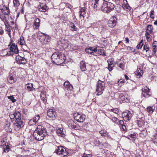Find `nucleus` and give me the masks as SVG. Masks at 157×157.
<instances>
[{
    "label": "nucleus",
    "mask_w": 157,
    "mask_h": 157,
    "mask_svg": "<svg viewBox=\"0 0 157 157\" xmlns=\"http://www.w3.org/2000/svg\"><path fill=\"white\" fill-rule=\"evenodd\" d=\"M46 135L45 128L41 125H39L34 131L33 136L36 140L40 141L44 139Z\"/></svg>",
    "instance_id": "nucleus-1"
},
{
    "label": "nucleus",
    "mask_w": 157,
    "mask_h": 157,
    "mask_svg": "<svg viewBox=\"0 0 157 157\" xmlns=\"http://www.w3.org/2000/svg\"><path fill=\"white\" fill-rule=\"evenodd\" d=\"M51 58L52 63L57 65H59L64 61L66 57L63 54L58 52L53 53Z\"/></svg>",
    "instance_id": "nucleus-2"
},
{
    "label": "nucleus",
    "mask_w": 157,
    "mask_h": 157,
    "mask_svg": "<svg viewBox=\"0 0 157 157\" xmlns=\"http://www.w3.org/2000/svg\"><path fill=\"white\" fill-rule=\"evenodd\" d=\"M54 148L55 150L54 153H56L57 155H61L64 157L67 155L68 154L66 150L61 146H54Z\"/></svg>",
    "instance_id": "nucleus-3"
},
{
    "label": "nucleus",
    "mask_w": 157,
    "mask_h": 157,
    "mask_svg": "<svg viewBox=\"0 0 157 157\" xmlns=\"http://www.w3.org/2000/svg\"><path fill=\"white\" fill-rule=\"evenodd\" d=\"M115 7L114 5L110 2H105L103 3L102 11L105 13L110 12Z\"/></svg>",
    "instance_id": "nucleus-4"
},
{
    "label": "nucleus",
    "mask_w": 157,
    "mask_h": 157,
    "mask_svg": "<svg viewBox=\"0 0 157 157\" xmlns=\"http://www.w3.org/2000/svg\"><path fill=\"white\" fill-rule=\"evenodd\" d=\"M105 88V83L99 80L97 85V89L96 92L97 94L100 95L104 91Z\"/></svg>",
    "instance_id": "nucleus-5"
},
{
    "label": "nucleus",
    "mask_w": 157,
    "mask_h": 157,
    "mask_svg": "<svg viewBox=\"0 0 157 157\" xmlns=\"http://www.w3.org/2000/svg\"><path fill=\"white\" fill-rule=\"evenodd\" d=\"M23 126V121L21 119L16 120L14 124V128L16 131L18 132Z\"/></svg>",
    "instance_id": "nucleus-6"
},
{
    "label": "nucleus",
    "mask_w": 157,
    "mask_h": 157,
    "mask_svg": "<svg viewBox=\"0 0 157 157\" xmlns=\"http://www.w3.org/2000/svg\"><path fill=\"white\" fill-rule=\"evenodd\" d=\"M74 119L78 122H83L85 120V116L81 113H77L74 114Z\"/></svg>",
    "instance_id": "nucleus-7"
},
{
    "label": "nucleus",
    "mask_w": 157,
    "mask_h": 157,
    "mask_svg": "<svg viewBox=\"0 0 157 157\" xmlns=\"http://www.w3.org/2000/svg\"><path fill=\"white\" fill-rule=\"evenodd\" d=\"M10 51L9 53H7V55L10 56L12 53L15 54H17L19 53V50L17 48V45H15L14 43H13L10 48Z\"/></svg>",
    "instance_id": "nucleus-8"
},
{
    "label": "nucleus",
    "mask_w": 157,
    "mask_h": 157,
    "mask_svg": "<svg viewBox=\"0 0 157 157\" xmlns=\"http://www.w3.org/2000/svg\"><path fill=\"white\" fill-rule=\"evenodd\" d=\"M142 95L145 98H148L150 97L151 94L150 89L147 86L142 88Z\"/></svg>",
    "instance_id": "nucleus-9"
},
{
    "label": "nucleus",
    "mask_w": 157,
    "mask_h": 157,
    "mask_svg": "<svg viewBox=\"0 0 157 157\" xmlns=\"http://www.w3.org/2000/svg\"><path fill=\"white\" fill-rule=\"evenodd\" d=\"M117 18L115 16H113L108 21V25L111 28L114 27L116 25Z\"/></svg>",
    "instance_id": "nucleus-10"
},
{
    "label": "nucleus",
    "mask_w": 157,
    "mask_h": 157,
    "mask_svg": "<svg viewBox=\"0 0 157 157\" xmlns=\"http://www.w3.org/2000/svg\"><path fill=\"white\" fill-rule=\"evenodd\" d=\"M122 116L124 120L125 121L130 120L132 117V114L129 111H127L126 112H124L122 114Z\"/></svg>",
    "instance_id": "nucleus-11"
},
{
    "label": "nucleus",
    "mask_w": 157,
    "mask_h": 157,
    "mask_svg": "<svg viewBox=\"0 0 157 157\" xmlns=\"http://www.w3.org/2000/svg\"><path fill=\"white\" fill-rule=\"evenodd\" d=\"M47 115L49 117L53 119H55L57 115L56 111L52 109H49L48 110Z\"/></svg>",
    "instance_id": "nucleus-12"
},
{
    "label": "nucleus",
    "mask_w": 157,
    "mask_h": 157,
    "mask_svg": "<svg viewBox=\"0 0 157 157\" xmlns=\"http://www.w3.org/2000/svg\"><path fill=\"white\" fill-rule=\"evenodd\" d=\"M92 6L96 10L100 9L102 10L103 6V3H101L100 0L97 2L96 3H92Z\"/></svg>",
    "instance_id": "nucleus-13"
},
{
    "label": "nucleus",
    "mask_w": 157,
    "mask_h": 157,
    "mask_svg": "<svg viewBox=\"0 0 157 157\" xmlns=\"http://www.w3.org/2000/svg\"><path fill=\"white\" fill-rule=\"evenodd\" d=\"M16 60L17 63L19 64H25L26 63L25 59L19 55H17L16 57Z\"/></svg>",
    "instance_id": "nucleus-14"
},
{
    "label": "nucleus",
    "mask_w": 157,
    "mask_h": 157,
    "mask_svg": "<svg viewBox=\"0 0 157 157\" xmlns=\"http://www.w3.org/2000/svg\"><path fill=\"white\" fill-rule=\"evenodd\" d=\"M108 64V69L109 71H111L113 69V67L114 66V64L115 63L114 59L113 58L109 59L107 60Z\"/></svg>",
    "instance_id": "nucleus-15"
},
{
    "label": "nucleus",
    "mask_w": 157,
    "mask_h": 157,
    "mask_svg": "<svg viewBox=\"0 0 157 157\" xmlns=\"http://www.w3.org/2000/svg\"><path fill=\"white\" fill-rule=\"evenodd\" d=\"M67 125L68 127L71 128L75 129H77V128L76 127V123L72 120H70L68 121Z\"/></svg>",
    "instance_id": "nucleus-16"
},
{
    "label": "nucleus",
    "mask_w": 157,
    "mask_h": 157,
    "mask_svg": "<svg viewBox=\"0 0 157 157\" xmlns=\"http://www.w3.org/2000/svg\"><path fill=\"white\" fill-rule=\"evenodd\" d=\"M8 81L11 84L14 83L17 80L16 77L14 74L10 75L8 78Z\"/></svg>",
    "instance_id": "nucleus-17"
},
{
    "label": "nucleus",
    "mask_w": 157,
    "mask_h": 157,
    "mask_svg": "<svg viewBox=\"0 0 157 157\" xmlns=\"http://www.w3.org/2000/svg\"><path fill=\"white\" fill-rule=\"evenodd\" d=\"M63 130V128H57L56 130V132L57 134L59 136L63 137L65 132V130Z\"/></svg>",
    "instance_id": "nucleus-18"
},
{
    "label": "nucleus",
    "mask_w": 157,
    "mask_h": 157,
    "mask_svg": "<svg viewBox=\"0 0 157 157\" xmlns=\"http://www.w3.org/2000/svg\"><path fill=\"white\" fill-rule=\"evenodd\" d=\"M64 89L68 90H72L73 89L72 86L71 84L68 81H66L64 83Z\"/></svg>",
    "instance_id": "nucleus-19"
},
{
    "label": "nucleus",
    "mask_w": 157,
    "mask_h": 157,
    "mask_svg": "<svg viewBox=\"0 0 157 157\" xmlns=\"http://www.w3.org/2000/svg\"><path fill=\"white\" fill-rule=\"evenodd\" d=\"M25 88L29 91H33L35 90V89L33 87V84L30 83H27L26 85Z\"/></svg>",
    "instance_id": "nucleus-20"
},
{
    "label": "nucleus",
    "mask_w": 157,
    "mask_h": 157,
    "mask_svg": "<svg viewBox=\"0 0 157 157\" xmlns=\"http://www.w3.org/2000/svg\"><path fill=\"white\" fill-rule=\"evenodd\" d=\"M124 4L122 5L123 9L127 11H129L131 10V8L129 6L126 0H125L123 1Z\"/></svg>",
    "instance_id": "nucleus-21"
},
{
    "label": "nucleus",
    "mask_w": 157,
    "mask_h": 157,
    "mask_svg": "<svg viewBox=\"0 0 157 157\" xmlns=\"http://www.w3.org/2000/svg\"><path fill=\"white\" fill-rule=\"evenodd\" d=\"M79 12L80 13V17L81 18L82 17L84 18L86 12V9L85 8H82L80 9Z\"/></svg>",
    "instance_id": "nucleus-22"
},
{
    "label": "nucleus",
    "mask_w": 157,
    "mask_h": 157,
    "mask_svg": "<svg viewBox=\"0 0 157 157\" xmlns=\"http://www.w3.org/2000/svg\"><path fill=\"white\" fill-rule=\"evenodd\" d=\"M40 24V20L38 18H36L34 20L33 23V28L35 29L39 28Z\"/></svg>",
    "instance_id": "nucleus-23"
},
{
    "label": "nucleus",
    "mask_w": 157,
    "mask_h": 157,
    "mask_svg": "<svg viewBox=\"0 0 157 157\" xmlns=\"http://www.w3.org/2000/svg\"><path fill=\"white\" fill-rule=\"evenodd\" d=\"M2 12L4 14L8 15L10 13L9 9L8 7L4 6L2 9Z\"/></svg>",
    "instance_id": "nucleus-24"
},
{
    "label": "nucleus",
    "mask_w": 157,
    "mask_h": 157,
    "mask_svg": "<svg viewBox=\"0 0 157 157\" xmlns=\"http://www.w3.org/2000/svg\"><path fill=\"white\" fill-rule=\"evenodd\" d=\"M80 67L81 70L82 71L86 70V65L84 61H82L80 62Z\"/></svg>",
    "instance_id": "nucleus-25"
},
{
    "label": "nucleus",
    "mask_w": 157,
    "mask_h": 157,
    "mask_svg": "<svg viewBox=\"0 0 157 157\" xmlns=\"http://www.w3.org/2000/svg\"><path fill=\"white\" fill-rule=\"evenodd\" d=\"M48 9L46 5H41L40 7L39 8V10L41 12H45Z\"/></svg>",
    "instance_id": "nucleus-26"
},
{
    "label": "nucleus",
    "mask_w": 157,
    "mask_h": 157,
    "mask_svg": "<svg viewBox=\"0 0 157 157\" xmlns=\"http://www.w3.org/2000/svg\"><path fill=\"white\" fill-rule=\"evenodd\" d=\"M10 149V147L9 146V144L7 143L5 144V146L3 147V151L5 152H7L9 151Z\"/></svg>",
    "instance_id": "nucleus-27"
},
{
    "label": "nucleus",
    "mask_w": 157,
    "mask_h": 157,
    "mask_svg": "<svg viewBox=\"0 0 157 157\" xmlns=\"http://www.w3.org/2000/svg\"><path fill=\"white\" fill-rule=\"evenodd\" d=\"M153 27L151 25H148L147 27L146 32L151 33H152Z\"/></svg>",
    "instance_id": "nucleus-28"
},
{
    "label": "nucleus",
    "mask_w": 157,
    "mask_h": 157,
    "mask_svg": "<svg viewBox=\"0 0 157 157\" xmlns=\"http://www.w3.org/2000/svg\"><path fill=\"white\" fill-rule=\"evenodd\" d=\"M14 114L16 120L21 119V113L20 112L18 111L14 113Z\"/></svg>",
    "instance_id": "nucleus-29"
},
{
    "label": "nucleus",
    "mask_w": 157,
    "mask_h": 157,
    "mask_svg": "<svg viewBox=\"0 0 157 157\" xmlns=\"http://www.w3.org/2000/svg\"><path fill=\"white\" fill-rule=\"evenodd\" d=\"M147 110L150 113H152L155 109V107L154 106H148L147 108Z\"/></svg>",
    "instance_id": "nucleus-30"
},
{
    "label": "nucleus",
    "mask_w": 157,
    "mask_h": 157,
    "mask_svg": "<svg viewBox=\"0 0 157 157\" xmlns=\"http://www.w3.org/2000/svg\"><path fill=\"white\" fill-rule=\"evenodd\" d=\"M143 71L141 70L140 68L137 69V71L136 72V74L138 76H139L140 77L143 74Z\"/></svg>",
    "instance_id": "nucleus-31"
},
{
    "label": "nucleus",
    "mask_w": 157,
    "mask_h": 157,
    "mask_svg": "<svg viewBox=\"0 0 157 157\" xmlns=\"http://www.w3.org/2000/svg\"><path fill=\"white\" fill-rule=\"evenodd\" d=\"M42 37L44 39V43H46L48 42L50 38V37L47 35L43 36Z\"/></svg>",
    "instance_id": "nucleus-32"
},
{
    "label": "nucleus",
    "mask_w": 157,
    "mask_h": 157,
    "mask_svg": "<svg viewBox=\"0 0 157 157\" xmlns=\"http://www.w3.org/2000/svg\"><path fill=\"white\" fill-rule=\"evenodd\" d=\"M70 27L72 29V31H77L78 29L75 25V24L73 23H71L70 24Z\"/></svg>",
    "instance_id": "nucleus-33"
},
{
    "label": "nucleus",
    "mask_w": 157,
    "mask_h": 157,
    "mask_svg": "<svg viewBox=\"0 0 157 157\" xmlns=\"http://www.w3.org/2000/svg\"><path fill=\"white\" fill-rule=\"evenodd\" d=\"M19 43L21 45H25V42L24 41V38L23 36L21 37L19 41Z\"/></svg>",
    "instance_id": "nucleus-34"
},
{
    "label": "nucleus",
    "mask_w": 157,
    "mask_h": 157,
    "mask_svg": "<svg viewBox=\"0 0 157 157\" xmlns=\"http://www.w3.org/2000/svg\"><path fill=\"white\" fill-rule=\"evenodd\" d=\"M143 42V40H142L139 44L136 46V48L137 49H140L142 47L144 44Z\"/></svg>",
    "instance_id": "nucleus-35"
},
{
    "label": "nucleus",
    "mask_w": 157,
    "mask_h": 157,
    "mask_svg": "<svg viewBox=\"0 0 157 157\" xmlns=\"http://www.w3.org/2000/svg\"><path fill=\"white\" fill-rule=\"evenodd\" d=\"M145 36L146 37V38L147 40L148 41H150L151 40V38L150 37V35L149 34V33H148L147 32H146L145 33Z\"/></svg>",
    "instance_id": "nucleus-36"
},
{
    "label": "nucleus",
    "mask_w": 157,
    "mask_h": 157,
    "mask_svg": "<svg viewBox=\"0 0 157 157\" xmlns=\"http://www.w3.org/2000/svg\"><path fill=\"white\" fill-rule=\"evenodd\" d=\"M153 141L154 143H157V133H155L152 138Z\"/></svg>",
    "instance_id": "nucleus-37"
},
{
    "label": "nucleus",
    "mask_w": 157,
    "mask_h": 157,
    "mask_svg": "<svg viewBox=\"0 0 157 157\" xmlns=\"http://www.w3.org/2000/svg\"><path fill=\"white\" fill-rule=\"evenodd\" d=\"M149 45L147 43H145L144 47V50H146L147 52L149 50Z\"/></svg>",
    "instance_id": "nucleus-38"
},
{
    "label": "nucleus",
    "mask_w": 157,
    "mask_h": 157,
    "mask_svg": "<svg viewBox=\"0 0 157 157\" xmlns=\"http://www.w3.org/2000/svg\"><path fill=\"white\" fill-rule=\"evenodd\" d=\"M124 83V80L123 79H121L118 80L117 82V84L119 86H121L122 83Z\"/></svg>",
    "instance_id": "nucleus-39"
},
{
    "label": "nucleus",
    "mask_w": 157,
    "mask_h": 157,
    "mask_svg": "<svg viewBox=\"0 0 157 157\" xmlns=\"http://www.w3.org/2000/svg\"><path fill=\"white\" fill-rule=\"evenodd\" d=\"M41 98L42 101H43V102L45 104L47 102V97L46 95H44L43 96H40Z\"/></svg>",
    "instance_id": "nucleus-40"
},
{
    "label": "nucleus",
    "mask_w": 157,
    "mask_h": 157,
    "mask_svg": "<svg viewBox=\"0 0 157 157\" xmlns=\"http://www.w3.org/2000/svg\"><path fill=\"white\" fill-rule=\"evenodd\" d=\"M36 122L34 121V120L32 119H30L29 122V124L30 125H33L36 124Z\"/></svg>",
    "instance_id": "nucleus-41"
},
{
    "label": "nucleus",
    "mask_w": 157,
    "mask_h": 157,
    "mask_svg": "<svg viewBox=\"0 0 157 157\" xmlns=\"http://www.w3.org/2000/svg\"><path fill=\"white\" fill-rule=\"evenodd\" d=\"M85 51L87 53H90L91 55H94V56L96 55L95 54H94V52H91V50H89V49H88L87 48L86 49Z\"/></svg>",
    "instance_id": "nucleus-42"
},
{
    "label": "nucleus",
    "mask_w": 157,
    "mask_h": 157,
    "mask_svg": "<svg viewBox=\"0 0 157 157\" xmlns=\"http://www.w3.org/2000/svg\"><path fill=\"white\" fill-rule=\"evenodd\" d=\"M111 120H112V121L114 122L115 123H117L118 122V119L115 117H112Z\"/></svg>",
    "instance_id": "nucleus-43"
},
{
    "label": "nucleus",
    "mask_w": 157,
    "mask_h": 157,
    "mask_svg": "<svg viewBox=\"0 0 157 157\" xmlns=\"http://www.w3.org/2000/svg\"><path fill=\"white\" fill-rule=\"evenodd\" d=\"M40 118V116L39 115L36 116L35 117L33 118L34 121L36 122H37Z\"/></svg>",
    "instance_id": "nucleus-44"
},
{
    "label": "nucleus",
    "mask_w": 157,
    "mask_h": 157,
    "mask_svg": "<svg viewBox=\"0 0 157 157\" xmlns=\"http://www.w3.org/2000/svg\"><path fill=\"white\" fill-rule=\"evenodd\" d=\"M8 98L9 99H10L13 103L15 102L16 100L14 99V97L13 96H10L8 97Z\"/></svg>",
    "instance_id": "nucleus-45"
},
{
    "label": "nucleus",
    "mask_w": 157,
    "mask_h": 157,
    "mask_svg": "<svg viewBox=\"0 0 157 157\" xmlns=\"http://www.w3.org/2000/svg\"><path fill=\"white\" fill-rule=\"evenodd\" d=\"M13 3L14 6H18L19 5V3L18 0H14L13 1Z\"/></svg>",
    "instance_id": "nucleus-46"
},
{
    "label": "nucleus",
    "mask_w": 157,
    "mask_h": 157,
    "mask_svg": "<svg viewBox=\"0 0 157 157\" xmlns=\"http://www.w3.org/2000/svg\"><path fill=\"white\" fill-rule=\"evenodd\" d=\"M117 124L121 127L124 124V122L123 120H121L118 121Z\"/></svg>",
    "instance_id": "nucleus-47"
},
{
    "label": "nucleus",
    "mask_w": 157,
    "mask_h": 157,
    "mask_svg": "<svg viewBox=\"0 0 157 157\" xmlns=\"http://www.w3.org/2000/svg\"><path fill=\"white\" fill-rule=\"evenodd\" d=\"M98 52L100 55H104V51L102 49H99L98 51Z\"/></svg>",
    "instance_id": "nucleus-48"
},
{
    "label": "nucleus",
    "mask_w": 157,
    "mask_h": 157,
    "mask_svg": "<svg viewBox=\"0 0 157 157\" xmlns=\"http://www.w3.org/2000/svg\"><path fill=\"white\" fill-rule=\"evenodd\" d=\"M127 50L131 51L132 52H134L135 51V48L129 46L127 47Z\"/></svg>",
    "instance_id": "nucleus-49"
},
{
    "label": "nucleus",
    "mask_w": 157,
    "mask_h": 157,
    "mask_svg": "<svg viewBox=\"0 0 157 157\" xmlns=\"http://www.w3.org/2000/svg\"><path fill=\"white\" fill-rule=\"evenodd\" d=\"M113 113L117 114L118 112V110L117 109H112L110 110Z\"/></svg>",
    "instance_id": "nucleus-50"
},
{
    "label": "nucleus",
    "mask_w": 157,
    "mask_h": 157,
    "mask_svg": "<svg viewBox=\"0 0 157 157\" xmlns=\"http://www.w3.org/2000/svg\"><path fill=\"white\" fill-rule=\"evenodd\" d=\"M129 137L133 139H135L136 137V134L135 133L130 134L129 136Z\"/></svg>",
    "instance_id": "nucleus-51"
},
{
    "label": "nucleus",
    "mask_w": 157,
    "mask_h": 157,
    "mask_svg": "<svg viewBox=\"0 0 157 157\" xmlns=\"http://www.w3.org/2000/svg\"><path fill=\"white\" fill-rule=\"evenodd\" d=\"M99 133L103 137H105L106 136V134L104 133L103 131H101L99 132Z\"/></svg>",
    "instance_id": "nucleus-52"
},
{
    "label": "nucleus",
    "mask_w": 157,
    "mask_h": 157,
    "mask_svg": "<svg viewBox=\"0 0 157 157\" xmlns=\"http://www.w3.org/2000/svg\"><path fill=\"white\" fill-rule=\"evenodd\" d=\"M154 15V11L153 10H151V12L150 17L151 18L154 19V17L153 16Z\"/></svg>",
    "instance_id": "nucleus-53"
},
{
    "label": "nucleus",
    "mask_w": 157,
    "mask_h": 157,
    "mask_svg": "<svg viewBox=\"0 0 157 157\" xmlns=\"http://www.w3.org/2000/svg\"><path fill=\"white\" fill-rule=\"evenodd\" d=\"M10 117L11 119H13L15 118L14 113H10Z\"/></svg>",
    "instance_id": "nucleus-54"
},
{
    "label": "nucleus",
    "mask_w": 157,
    "mask_h": 157,
    "mask_svg": "<svg viewBox=\"0 0 157 157\" xmlns=\"http://www.w3.org/2000/svg\"><path fill=\"white\" fill-rule=\"evenodd\" d=\"M82 157H92V155L90 154H86L84 153Z\"/></svg>",
    "instance_id": "nucleus-55"
},
{
    "label": "nucleus",
    "mask_w": 157,
    "mask_h": 157,
    "mask_svg": "<svg viewBox=\"0 0 157 157\" xmlns=\"http://www.w3.org/2000/svg\"><path fill=\"white\" fill-rule=\"evenodd\" d=\"M153 49L154 52L155 53L156 52V46L155 45H154V43L153 44Z\"/></svg>",
    "instance_id": "nucleus-56"
},
{
    "label": "nucleus",
    "mask_w": 157,
    "mask_h": 157,
    "mask_svg": "<svg viewBox=\"0 0 157 157\" xmlns=\"http://www.w3.org/2000/svg\"><path fill=\"white\" fill-rule=\"evenodd\" d=\"M119 67L122 69L124 68V65L123 63H120Z\"/></svg>",
    "instance_id": "nucleus-57"
},
{
    "label": "nucleus",
    "mask_w": 157,
    "mask_h": 157,
    "mask_svg": "<svg viewBox=\"0 0 157 157\" xmlns=\"http://www.w3.org/2000/svg\"><path fill=\"white\" fill-rule=\"evenodd\" d=\"M120 128H122L123 130L124 131H126V128L125 126L124 125H123L121 127H120Z\"/></svg>",
    "instance_id": "nucleus-58"
},
{
    "label": "nucleus",
    "mask_w": 157,
    "mask_h": 157,
    "mask_svg": "<svg viewBox=\"0 0 157 157\" xmlns=\"http://www.w3.org/2000/svg\"><path fill=\"white\" fill-rule=\"evenodd\" d=\"M4 31L2 27H0V35H2L3 34Z\"/></svg>",
    "instance_id": "nucleus-59"
},
{
    "label": "nucleus",
    "mask_w": 157,
    "mask_h": 157,
    "mask_svg": "<svg viewBox=\"0 0 157 157\" xmlns=\"http://www.w3.org/2000/svg\"><path fill=\"white\" fill-rule=\"evenodd\" d=\"M45 94H46V92H45L44 91H42L41 92L40 96H44L46 95Z\"/></svg>",
    "instance_id": "nucleus-60"
},
{
    "label": "nucleus",
    "mask_w": 157,
    "mask_h": 157,
    "mask_svg": "<svg viewBox=\"0 0 157 157\" xmlns=\"http://www.w3.org/2000/svg\"><path fill=\"white\" fill-rule=\"evenodd\" d=\"M120 96L121 97V99L122 100H125V97L124 96H123V95L122 94H121Z\"/></svg>",
    "instance_id": "nucleus-61"
},
{
    "label": "nucleus",
    "mask_w": 157,
    "mask_h": 157,
    "mask_svg": "<svg viewBox=\"0 0 157 157\" xmlns=\"http://www.w3.org/2000/svg\"><path fill=\"white\" fill-rule=\"evenodd\" d=\"M0 18L3 21H4L5 19V17L2 16L0 13Z\"/></svg>",
    "instance_id": "nucleus-62"
},
{
    "label": "nucleus",
    "mask_w": 157,
    "mask_h": 157,
    "mask_svg": "<svg viewBox=\"0 0 157 157\" xmlns=\"http://www.w3.org/2000/svg\"><path fill=\"white\" fill-rule=\"evenodd\" d=\"M93 52H94V54L97 51V48H93Z\"/></svg>",
    "instance_id": "nucleus-63"
},
{
    "label": "nucleus",
    "mask_w": 157,
    "mask_h": 157,
    "mask_svg": "<svg viewBox=\"0 0 157 157\" xmlns=\"http://www.w3.org/2000/svg\"><path fill=\"white\" fill-rule=\"evenodd\" d=\"M125 40L126 41L127 43H128L129 42V39L128 37H126L125 38Z\"/></svg>",
    "instance_id": "nucleus-64"
}]
</instances>
